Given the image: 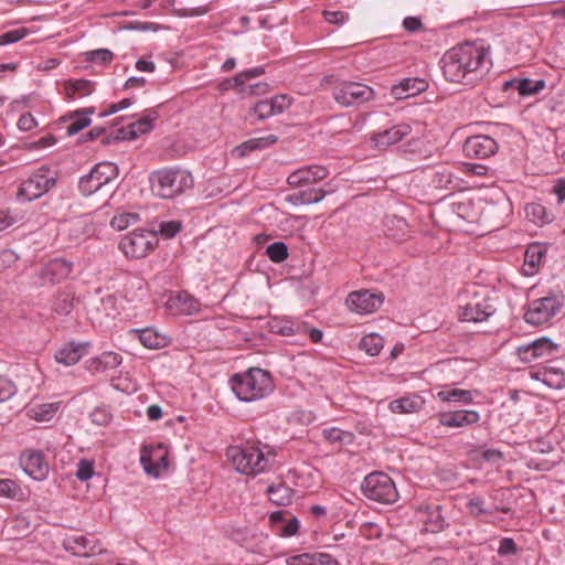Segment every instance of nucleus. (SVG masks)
Segmentation results:
<instances>
[{
  "label": "nucleus",
  "mask_w": 565,
  "mask_h": 565,
  "mask_svg": "<svg viewBox=\"0 0 565 565\" xmlns=\"http://www.w3.org/2000/svg\"><path fill=\"white\" fill-rule=\"evenodd\" d=\"M479 413L476 411H455L439 414V423L447 427H463L479 420Z\"/></svg>",
  "instance_id": "4be33fe9"
},
{
  "label": "nucleus",
  "mask_w": 565,
  "mask_h": 565,
  "mask_svg": "<svg viewBox=\"0 0 565 565\" xmlns=\"http://www.w3.org/2000/svg\"><path fill=\"white\" fill-rule=\"evenodd\" d=\"M299 529V521L297 518L292 516L287 524H285L280 529V535L281 536H292L298 532Z\"/></svg>",
  "instance_id": "680f3d73"
},
{
  "label": "nucleus",
  "mask_w": 565,
  "mask_h": 565,
  "mask_svg": "<svg viewBox=\"0 0 565 565\" xmlns=\"http://www.w3.org/2000/svg\"><path fill=\"white\" fill-rule=\"evenodd\" d=\"M99 363L104 369H115L121 363V356L114 352H105L99 358Z\"/></svg>",
  "instance_id": "603ef678"
},
{
  "label": "nucleus",
  "mask_w": 565,
  "mask_h": 565,
  "mask_svg": "<svg viewBox=\"0 0 565 565\" xmlns=\"http://www.w3.org/2000/svg\"><path fill=\"white\" fill-rule=\"evenodd\" d=\"M277 140H278V138L275 135H269V136L263 137V138H253V139H249L245 142L241 143L239 146L235 147L233 149L232 153H233V156L243 158V157L247 156L248 153H250L252 151L263 149L270 145L276 143Z\"/></svg>",
  "instance_id": "bb28decb"
},
{
  "label": "nucleus",
  "mask_w": 565,
  "mask_h": 565,
  "mask_svg": "<svg viewBox=\"0 0 565 565\" xmlns=\"http://www.w3.org/2000/svg\"><path fill=\"white\" fill-rule=\"evenodd\" d=\"M25 473L35 480H43L49 473V463L42 451L25 450L20 457Z\"/></svg>",
  "instance_id": "f3484780"
},
{
  "label": "nucleus",
  "mask_w": 565,
  "mask_h": 565,
  "mask_svg": "<svg viewBox=\"0 0 565 565\" xmlns=\"http://www.w3.org/2000/svg\"><path fill=\"white\" fill-rule=\"evenodd\" d=\"M74 308V291L68 288L58 289L52 301V310L58 316H68Z\"/></svg>",
  "instance_id": "393cba45"
},
{
  "label": "nucleus",
  "mask_w": 565,
  "mask_h": 565,
  "mask_svg": "<svg viewBox=\"0 0 565 565\" xmlns=\"http://www.w3.org/2000/svg\"><path fill=\"white\" fill-rule=\"evenodd\" d=\"M324 436L332 443L339 441L342 443L345 437L349 435L338 428H331L323 431Z\"/></svg>",
  "instance_id": "69168bd1"
},
{
  "label": "nucleus",
  "mask_w": 565,
  "mask_h": 565,
  "mask_svg": "<svg viewBox=\"0 0 565 565\" xmlns=\"http://www.w3.org/2000/svg\"><path fill=\"white\" fill-rule=\"evenodd\" d=\"M516 550L518 548H516V544L514 543V541L510 537H504L500 542L498 553L500 555H513L516 553Z\"/></svg>",
  "instance_id": "bf43d9fd"
},
{
  "label": "nucleus",
  "mask_w": 565,
  "mask_h": 565,
  "mask_svg": "<svg viewBox=\"0 0 565 565\" xmlns=\"http://www.w3.org/2000/svg\"><path fill=\"white\" fill-rule=\"evenodd\" d=\"M328 170L323 166H306L289 174L287 182L292 188H299L316 183L326 179Z\"/></svg>",
  "instance_id": "a211bd4d"
},
{
  "label": "nucleus",
  "mask_w": 565,
  "mask_h": 565,
  "mask_svg": "<svg viewBox=\"0 0 565 565\" xmlns=\"http://www.w3.org/2000/svg\"><path fill=\"white\" fill-rule=\"evenodd\" d=\"M72 270V262L64 258H54L41 267L38 277L42 285H56L68 278Z\"/></svg>",
  "instance_id": "f8f14e48"
},
{
  "label": "nucleus",
  "mask_w": 565,
  "mask_h": 565,
  "mask_svg": "<svg viewBox=\"0 0 565 565\" xmlns=\"http://www.w3.org/2000/svg\"><path fill=\"white\" fill-rule=\"evenodd\" d=\"M0 497L20 499L22 497L21 487L12 479H0Z\"/></svg>",
  "instance_id": "58836bf2"
},
{
  "label": "nucleus",
  "mask_w": 565,
  "mask_h": 565,
  "mask_svg": "<svg viewBox=\"0 0 565 565\" xmlns=\"http://www.w3.org/2000/svg\"><path fill=\"white\" fill-rule=\"evenodd\" d=\"M17 393L13 382L0 377V403L10 399Z\"/></svg>",
  "instance_id": "3c124183"
},
{
  "label": "nucleus",
  "mask_w": 565,
  "mask_h": 565,
  "mask_svg": "<svg viewBox=\"0 0 565 565\" xmlns=\"http://www.w3.org/2000/svg\"><path fill=\"white\" fill-rule=\"evenodd\" d=\"M557 344H555L548 338L542 337L529 344L518 348V354L523 362L531 363L537 359L552 358L557 352Z\"/></svg>",
  "instance_id": "ddd939ff"
},
{
  "label": "nucleus",
  "mask_w": 565,
  "mask_h": 565,
  "mask_svg": "<svg viewBox=\"0 0 565 565\" xmlns=\"http://www.w3.org/2000/svg\"><path fill=\"white\" fill-rule=\"evenodd\" d=\"M382 302V295L369 290L353 291L347 298L349 309L359 315L374 312L381 307Z\"/></svg>",
  "instance_id": "4468645a"
},
{
  "label": "nucleus",
  "mask_w": 565,
  "mask_h": 565,
  "mask_svg": "<svg viewBox=\"0 0 565 565\" xmlns=\"http://www.w3.org/2000/svg\"><path fill=\"white\" fill-rule=\"evenodd\" d=\"M545 255V252L542 249L540 245H530L525 250V265L531 268V274L535 270L537 265L540 264L542 257Z\"/></svg>",
  "instance_id": "a19ab883"
},
{
  "label": "nucleus",
  "mask_w": 565,
  "mask_h": 565,
  "mask_svg": "<svg viewBox=\"0 0 565 565\" xmlns=\"http://www.w3.org/2000/svg\"><path fill=\"white\" fill-rule=\"evenodd\" d=\"M427 87L428 83L424 78H405L399 84L392 87L391 94L396 99H405L426 90Z\"/></svg>",
  "instance_id": "5701e85b"
},
{
  "label": "nucleus",
  "mask_w": 565,
  "mask_h": 565,
  "mask_svg": "<svg viewBox=\"0 0 565 565\" xmlns=\"http://www.w3.org/2000/svg\"><path fill=\"white\" fill-rule=\"evenodd\" d=\"M525 212L529 217H532V221L535 223L542 222H548L550 218L546 214V210L543 205L539 203H530L525 206Z\"/></svg>",
  "instance_id": "c03bdc74"
},
{
  "label": "nucleus",
  "mask_w": 565,
  "mask_h": 565,
  "mask_svg": "<svg viewBox=\"0 0 565 565\" xmlns=\"http://www.w3.org/2000/svg\"><path fill=\"white\" fill-rule=\"evenodd\" d=\"M418 397H402L390 403V409L396 414H408L417 412L422 406Z\"/></svg>",
  "instance_id": "7c9ffc66"
},
{
  "label": "nucleus",
  "mask_w": 565,
  "mask_h": 565,
  "mask_svg": "<svg viewBox=\"0 0 565 565\" xmlns=\"http://www.w3.org/2000/svg\"><path fill=\"white\" fill-rule=\"evenodd\" d=\"M287 565H313V554L292 555L286 559Z\"/></svg>",
  "instance_id": "13d9d810"
},
{
  "label": "nucleus",
  "mask_w": 565,
  "mask_h": 565,
  "mask_svg": "<svg viewBox=\"0 0 565 565\" xmlns=\"http://www.w3.org/2000/svg\"><path fill=\"white\" fill-rule=\"evenodd\" d=\"M361 489L366 498L381 503H393L398 493L392 479L383 472H372L364 478Z\"/></svg>",
  "instance_id": "423d86ee"
},
{
  "label": "nucleus",
  "mask_w": 565,
  "mask_h": 565,
  "mask_svg": "<svg viewBox=\"0 0 565 565\" xmlns=\"http://www.w3.org/2000/svg\"><path fill=\"white\" fill-rule=\"evenodd\" d=\"M245 93H243L244 95H264L268 92V84L267 83H256V84H253V85H246L245 84Z\"/></svg>",
  "instance_id": "e2e57ef3"
},
{
  "label": "nucleus",
  "mask_w": 565,
  "mask_h": 565,
  "mask_svg": "<svg viewBox=\"0 0 565 565\" xmlns=\"http://www.w3.org/2000/svg\"><path fill=\"white\" fill-rule=\"evenodd\" d=\"M545 87L543 79L532 81L530 78H521L516 82V90L522 96L537 94Z\"/></svg>",
  "instance_id": "f704fd0d"
},
{
  "label": "nucleus",
  "mask_w": 565,
  "mask_h": 565,
  "mask_svg": "<svg viewBox=\"0 0 565 565\" xmlns=\"http://www.w3.org/2000/svg\"><path fill=\"white\" fill-rule=\"evenodd\" d=\"M292 98L288 95H276L269 99H263L255 104L249 115L258 120L279 115L290 107Z\"/></svg>",
  "instance_id": "2eb2a0df"
},
{
  "label": "nucleus",
  "mask_w": 565,
  "mask_h": 565,
  "mask_svg": "<svg viewBox=\"0 0 565 565\" xmlns=\"http://www.w3.org/2000/svg\"><path fill=\"white\" fill-rule=\"evenodd\" d=\"M231 384L237 398L243 402L260 399L274 390L270 374L258 367H252L244 374H235Z\"/></svg>",
  "instance_id": "f03ea898"
},
{
  "label": "nucleus",
  "mask_w": 565,
  "mask_h": 565,
  "mask_svg": "<svg viewBox=\"0 0 565 565\" xmlns=\"http://www.w3.org/2000/svg\"><path fill=\"white\" fill-rule=\"evenodd\" d=\"M139 220L138 214L136 213H121L118 215H115L111 221L110 225L118 231H122L127 228L129 225L137 223Z\"/></svg>",
  "instance_id": "37998d69"
},
{
  "label": "nucleus",
  "mask_w": 565,
  "mask_h": 565,
  "mask_svg": "<svg viewBox=\"0 0 565 565\" xmlns=\"http://www.w3.org/2000/svg\"><path fill=\"white\" fill-rule=\"evenodd\" d=\"M553 193L557 196L558 203L565 201V180L558 179L556 184L553 186Z\"/></svg>",
  "instance_id": "774afa93"
},
{
  "label": "nucleus",
  "mask_w": 565,
  "mask_h": 565,
  "mask_svg": "<svg viewBox=\"0 0 565 565\" xmlns=\"http://www.w3.org/2000/svg\"><path fill=\"white\" fill-rule=\"evenodd\" d=\"M486 52L483 47L472 43L449 50L443 58V72L447 81L452 83L473 84L477 72L484 63Z\"/></svg>",
  "instance_id": "f257e3e1"
},
{
  "label": "nucleus",
  "mask_w": 565,
  "mask_h": 565,
  "mask_svg": "<svg viewBox=\"0 0 565 565\" xmlns=\"http://www.w3.org/2000/svg\"><path fill=\"white\" fill-rule=\"evenodd\" d=\"M562 306V300L556 296L535 299L531 302L524 315V319L527 323L533 326L546 323L559 312Z\"/></svg>",
  "instance_id": "9d476101"
},
{
  "label": "nucleus",
  "mask_w": 565,
  "mask_h": 565,
  "mask_svg": "<svg viewBox=\"0 0 565 565\" xmlns=\"http://www.w3.org/2000/svg\"><path fill=\"white\" fill-rule=\"evenodd\" d=\"M265 72L264 67L258 66L236 74L232 79H226L221 83L222 90L237 88L239 93H245V83L254 77L262 75Z\"/></svg>",
  "instance_id": "a878e982"
},
{
  "label": "nucleus",
  "mask_w": 565,
  "mask_h": 565,
  "mask_svg": "<svg viewBox=\"0 0 565 565\" xmlns=\"http://www.w3.org/2000/svg\"><path fill=\"white\" fill-rule=\"evenodd\" d=\"M326 194L327 192L323 189H310L308 191L294 194L290 200L295 204H313L320 202Z\"/></svg>",
  "instance_id": "72a5a7b5"
},
{
  "label": "nucleus",
  "mask_w": 565,
  "mask_h": 565,
  "mask_svg": "<svg viewBox=\"0 0 565 565\" xmlns=\"http://www.w3.org/2000/svg\"><path fill=\"white\" fill-rule=\"evenodd\" d=\"M36 126L34 117L30 114H23L18 121V127L23 131H30Z\"/></svg>",
  "instance_id": "052dcab7"
},
{
  "label": "nucleus",
  "mask_w": 565,
  "mask_h": 565,
  "mask_svg": "<svg viewBox=\"0 0 565 565\" xmlns=\"http://www.w3.org/2000/svg\"><path fill=\"white\" fill-rule=\"evenodd\" d=\"M467 507L469 509L470 514L475 516H480L482 514L488 513V510L484 508V501L479 497L471 498Z\"/></svg>",
  "instance_id": "864d4df0"
},
{
  "label": "nucleus",
  "mask_w": 565,
  "mask_h": 565,
  "mask_svg": "<svg viewBox=\"0 0 565 565\" xmlns=\"http://www.w3.org/2000/svg\"><path fill=\"white\" fill-rule=\"evenodd\" d=\"M313 565H340L335 558L326 553L313 554Z\"/></svg>",
  "instance_id": "0e129e2a"
},
{
  "label": "nucleus",
  "mask_w": 565,
  "mask_h": 565,
  "mask_svg": "<svg viewBox=\"0 0 565 565\" xmlns=\"http://www.w3.org/2000/svg\"><path fill=\"white\" fill-rule=\"evenodd\" d=\"M422 25V21L416 17H407L403 21V26L409 32L418 31Z\"/></svg>",
  "instance_id": "338daca9"
},
{
  "label": "nucleus",
  "mask_w": 565,
  "mask_h": 565,
  "mask_svg": "<svg viewBox=\"0 0 565 565\" xmlns=\"http://www.w3.org/2000/svg\"><path fill=\"white\" fill-rule=\"evenodd\" d=\"M55 182L56 179L50 175L49 169H39L28 180L22 182L17 192V196L20 200H35L54 186Z\"/></svg>",
  "instance_id": "1a4fd4ad"
},
{
  "label": "nucleus",
  "mask_w": 565,
  "mask_h": 565,
  "mask_svg": "<svg viewBox=\"0 0 565 565\" xmlns=\"http://www.w3.org/2000/svg\"><path fill=\"white\" fill-rule=\"evenodd\" d=\"M86 347L85 343H67L56 351L55 360L66 366L74 365L85 354Z\"/></svg>",
  "instance_id": "b1692460"
},
{
  "label": "nucleus",
  "mask_w": 565,
  "mask_h": 565,
  "mask_svg": "<svg viewBox=\"0 0 565 565\" xmlns=\"http://www.w3.org/2000/svg\"><path fill=\"white\" fill-rule=\"evenodd\" d=\"M374 97V90L362 83L340 82L333 87L334 100L344 106H355L369 102Z\"/></svg>",
  "instance_id": "6e6552de"
},
{
  "label": "nucleus",
  "mask_w": 565,
  "mask_h": 565,
  "mask_svg": "<svg viewBox=\"0 0 565 565\" xmlns=\"http://www.w3.org/2000/svg\"><path fill=\"white\" fill-rule=\"evenodd\" d=\"M420 514V521L428 532L437 533L445 527V520L440 513V505L437 504H420L417 509Z\"/></svg>",
  "instance_id": "aec40b11"
},
{
  "label": "nucleus",
  "mask_w": 565,
  "mask_h": 565,
  "mask_svg": "<svg viewBox=\"0 0 565 565\" xmlns=\"http://www.w3.org/2000/svg\"><path fill=\"white\" fill-rule=\"evenodd\" d=\"M412 131V128L407 124H398L390 129H386L382 132H379L373 136L372 140L374 141L376 147L385 148L392 145L397 143L406 136H408Z\"/></svg>",
  "instance_id": "412c9836"
},
{
  "label": "nucleus",
  "mask_w": 565,
  "mask_h": 565,
  "mask_svg": "<svg viewBox=\"0 0 565 565\" xmlns=\"http://www.w3.org/2000/svg\"><path fill=\"white\" fill-rule=\"evenodd\" d=\"M181 228L182 223L180 221L161 222L159 226L160 233L167 238L174 237L181 231Z\"/></svg>",
  "instance_id": "de8ad7c7"
},
{
  "label": "nucleus",
  "mask_w": 565,
  "mask_h": 565,
  "mask_svg": "<svg viewBox=\"0 0 565 565\" xmlns=\"http://www.w3.org/2000/svg\"><path fill=\"white\" fill-rule=\"evenodd\" d=\"M301 331H306L305 323H294L289 321L284 322V324L278 329V332L282 335H292L301 333Z\"/></svg>",
  "instance_id": "6e6d98bb"
},
{
  "label": "nucleus",
  "mask_w": 565,
  "mask_h": 565,
  "mask_svg": "<svg viewBox=\"0 0 565 565\" xmlns=\"http://www.w3.org/2000/svg\"><path fill=\"white\" fill-rule=\"evenodd\" d=\"M169 307L175 308L183 315H191L194 311H198L199 303L191 296L186 294H179L178 296L169 299Z\"/></svg>",
  "instance_id": "c756f323"
},
{
  "label": "nucleus",
  "mask_w": 565,
  "mask_h": 565,
  "mask_svg": "<svg viewBox=\"0 0 565 565\" xmlns=\"http://www.w3.org/2000/svg\"><path fill=\"white\" fill-rule=\"evenodd\" d=\"M158 241L156 232L138 228L121 237L119 248L127 258L140 259L156 248Z\"/></svg>",
  "instance_id": "39448f33"
},
{
  "label": "nucleus",
  "mask_w": 565,
  "mask_h": 565,
  "mask_svg": "<svg viewBox=\"0 0 565 565\" xmlns=\"http://www.w3.org/2000/svg\"><path fill=\"white\" fill-rule=\"evenodd\" d=\"M495 312V308L488 296L475 294L465 305L459 307V318L468 322H482Z\"/></svg>",
  "instance_id": "9b49d317"
},
{
  "label": "nucleus",
  "mask_w": 565,
  "mask_h": 565,
  "mask_svg": "<svg viewBox=\"0 0 565 565\" xmlns=\"http://www.w3.org/2000/svg\"><path fill=\"white\" fill-rule=\"evenodd\" d=\"M266 493L276 505H289L292 502L295 491L286 483L279 481L268 486Z\"/></svg>",
  "instance_id": "cd10ccee"
},
{
  "label": "nucleus",
  "mask_w": 565,
  "mask_h": 565,
  "mask_svg": "<svg viewBox=\"0 0 565 565\" xmlns=\"http://www.w3.org/2000/svg\"><path fill=\"white\" fill-rule=\"evenodd\" d=\"M438 397L441 401H460L463 403H470L472 401V394L470 391L454 388L451 391H441L438 393Z\"/></svg>",
  "instance_id": "ea45409f"
},
{
  "label": "nucleus",
  "mask_w": 565,
  "mask_h": 565,
  "mask_svg": "<svg viewBox=\"0 0 565 565\" xmlns=\"http://www.w3.org/2000/svg\"><path fill=\"white\" fill-rule=\"evenodd\" d=\"M64 89L67 98H81L93 93L94 83L87 79H76L74 82H66Z\"/></svg>",
  "instance_id": "c85d7f7f"
},
{
  "label": "nucleus",
  "mask_w": 565,
  "mask_h": 565,
  "mask_svg": "<svg viewBox=\"0 0 565 565\" xmlns=\"http://www.w3.org/2000/svg\"><path fill=\"white\" fill-rule=\"evenodd\" d=\"M20 221V217L17 213H13L10 210H1L0 211V232L6 231L7 228L13 226Z\"/></svg>",
  "instance_id": "8fccbe9b"
},
{
  "label": "nucleus",
  "mask_w": 565,
  "mask_h": 565,
  "mask_svg": "<svg viewBox=\"0 0 565 565\" xmlns=\"http://www.w3.org/2000/svg\"><path fill=\"white\" fill-rule=\"evenodd\" d=\"M226 457L239 473L256 476L268 466V459L262 449L254 445L230 446Z\"/></svg>",
  "instance_id": "20e7f679"
},
{
  "label": "nucleus",
  "mask_w": 565,
  "mask_h": 565,
  "mask_svg": "<svg viewBox=\"0 0 565 565\" xmlns=\"http://www.w3.org/2000/svg\"><path fill=\"white\" fill-rule=\"evenodd\" d=\"M497 150V141L488 135L471 136L463 143V152L469 158L487 159Z\"/></svg>",
  "instance_id": "dca6fc26"
},
{
  "label": "nucleus",
  "mask_w": 565,
  "mask_h": 565,
  "mask_svg": "<svg viewBox=\"0 0 565 565\" xmlns=\"http://www.w3.org/2000/svg\"><path fill=\"white\" fill-rule=\"evenodd\" d=\"M359 347L369 355L375 356L382 351L384 347V340L376 333H370L361 339Z\"/></svg>",
  "instance_id": "473e14b6"
},
{
  "label": "nucleus",
  "mask_w": 565,
  "mask_h": 565,
  "mask_svg": "<svg viewBox=\"0 0 565 565\" xmlns=\"http://www.w3.org/2000/svg\"><path fill=\"white\" fill-rule=\"evenodd\" d=\"M57 411L56 404H45L32 409L33 418L39 422L50 420Z\"/></svg>",
  "instance_id": "a18cd8bd"
},
{
  "label": "nucleus",
  "mask_w": 565,
  "mask_h": 565,
  "mask_svg": "<svg viewBox=\"0 0 565 565\" xmlns=\"http://www.w3.org/2000/svg\"><path fill=\"white\" fill-rule=\"evenodd\" d=\"M118 175V168L113 162H99L87 175L81 178L78 189L83 195H92L102 190Z\"/></svg>",
  "instance_id": "0eeeda50"
},
{
  "label": "nucleus",
  "mask_w": 565,
  "mask_h": 565,
  "mask_svg": "<svg viewBox=\"0 0 565 565\" xmlns=\"http://www.w3.org/2000/svg\"><path fill=\"white\" fill-rule=\"evenodd\" d=\"M141 463L143 466L145 471L153 477H158L162 470L168 468V459L166 455H162L159 458V460L154 463L152 462V458L141 456Z\"/></svg>",
  "instance_id": "e433bc0d"
},
{
  "label": "nucleus",
  "mask_w": 565,
  "mask_h": 565,
  "mask_svg": "<svg viewBox=\"0 0 565 565\" xmlns=\"http://www.w3.org/2000/svg\"><path fill=\"white\" fill-rule=\"evenodd\" d=\"M158 118V114L151 110L148 115L140 118L139 120L131 122L125 128H120L116 131L113 137L114 140H127L136 139L139 135L146 134L153 127V121Z\"/></svg>",
  "instance_id": "6ab92c4d"
},
{
  "label": "nucleus",
  "mask_w": 565,
  "mask_h": 565,
  "mask_svg": "<svg viewBox=\"0 0 565 565\" xmlns=\"http://www.w3.org/2000/svg\"><path fill=\"white\" fill-rule=\"evenodd\" d=\"M542 382L552 388H562L565 386V377L563 372L557 370H545L541 373Z\"/></svg>",
  "instance_id": "4c0bfd02"
},
{
  "label": "nucleus",
  "mask_w": 565,
  "mask_h": 565,
  "mask_svg": "<svg viewBox=\"0 0 565 565\" xmlns=\"http://www.w3.org/2000/svg\"><path fill=\"white\" fill-rule=\"evenodd\" d=\"M113 53L107 49H98L94 51H89L86 53V60L96 62L99 61L100 63H110L113 60Z\"/></svg>",
  "instance_id": "09e8293b"
},
{
  "label": "nucleus",
  "mask_w": 565,
  "mask_h": 565,
  "mask_svg": "<svg viewBox=\"0 0 565 565\" xmlns=\"http://www.w3.org/2000/svg\"><path fill=\"white\" fill-rule=\"evenodd\" d=\"M93 108H86L82 113H76V118L67 126V134L70 136L78 134L82 129L90 124V119L87 115L93 114Z\"/></svg>",
  "instance_id": "c9c22d12"
},
{
  "label": "nucleus",
  "mask_w": 565,
  "mask_h": 565,
  "mask_svg": "<svg viewBox=\"0 0 565 565\" xmlns=\"http://www.w3.org/2000/svg\"><path fill=\"white\" fill-rule=\"evenodd\" d=\"M151 192L162 199H173L193 186V178L183 170L163 169L150 175Z\"/></svg>",
  "instance_id": "7ed1b4c3"
},
{
  "label": "nucleus",
  "mask_w": 565,
  "mask_h": 565,
  "mask_svg": "<svg viewBox=\"0 0 565 565\" xmlns=\"http://www.w3.org/2000/svg\"><path fill=\"white\" fill-rule=\"evenodd\" d=\"M266 254L271 262L280 263L288 257V248L282 242H275L267 246Z\"/></svg>",
  "instance_id": "79ce46f5"
},
{
  "label": "nucleus",
  "mask_w": 565,
  "mask_h": 565,
  "mask_svg": "<svg viewBox=\"0 0 565 565\" xmlns=\"http://www.w3.org/2000/svg\"><path fill=\"white\" fill-rule=\"evenodd\" d=\"M29 34V30L26 28H20L15 30H10L0 35V45H8L15 43L22 40L24 36Z\"/></svg>",
  "instance_id": "49530a36"
},
{
  "label": "nucleus",
  "mask_w": 565,
  "mask_h": 565,
  "mask_svg": "<svg viewBox=\"0 0 565 565\" xmlns=\"http://www.w3.org/2000/svg\"><path fill=\"white\" fill-rule=\"evenodd\" d=\"M323 17H324L326 21H328L331 24H337V25L344 23L349 18L348 13H345L343 11H328V10L323 11Z\"/></svg>",
  "instance_id": "4d7b16f0"
},
{
  "label": "nucleus",
  "mask_w": 565,
  "mask_h": 565,
  "mask_svg": "<svg viewBox=\"0 0 565 565\" xmlns=\"http://www.w3.org/2000/svg\"><path fill=\"white\" fill-rule=\"evenodd\" d=\"M94 473V467L93 463L88 460H81L78 462V468L76 471V477L82 480L86 481L93 477Z\"/></svg>",
  "instance_id": "5fc2aeb1"
},
{
  "label": "nucleus",
  "mask_w": 565,
  "mask_h": 565,
  "mask_svg": "<svg viewBox=\"0 0 565 565\" xmlns=\"http://www.w3.org/2000/svg\"><path fill=\"white\" fill-rule=\"evenodd\" d=\"M139 340L145 348L148 349H160L167 344L166 337L159 334L157 331L148 328L138 331Z\"/></svg>",
  "instance_id": "2f4dec72"
}]
</instances>
